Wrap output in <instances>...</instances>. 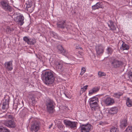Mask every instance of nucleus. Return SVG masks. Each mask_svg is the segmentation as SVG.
Segmentation results:
<instances>
[{
  "label": "nucleus",
  "mask_w": 132,
  "mask_h": 132,
  "mask_svg": "<svg viewBox=\"0 0 132 132\" xmlns=\"http://www.w3.org/2000/svg\"><path fill=\"white\" fill-rule=\"evenodd\" d=\"M125 132H132V127L129 126L125 131Z\"/></svg>",
  "instance_id": "obj_30"
},
{
  "label": "nucleus",
  "mask_w": 132,
  "mask_h": 132,
  "mask_svg": "<svg viewBox=\"0 0 132 132\" xmlns=\"http://www.w3.org/2000/svg\"><path fill=\"white\" fill-rule=\"evenodd\" d=\"M51 35L52 37H54L55 38H57V34L53 32H51Z\"/></svg>",
  "instance_id": "obj_36"
},
{
  "label": "nucleus",
  "mask_w": 132,
  "mask_h": 132,
  "mask_svg": "<svg viewBox=\"0 0 132 132\" xmlns=\"http://www.w3.org/2000/svg\"><path fill=\"white\" fill-rule=\"evenodd\" d=\"M94 93H95L94 90L92 89L89 91L88 94L89 95H91Z\"/></svg>",
  "instance_id": "obj_39"
},
{
  "label": "nucleus",
  "mask_w": 132,
  "mask_h": 132,
  "mask_svg": "<svg viewBox=\"0 0 132 132\" xmlns=\"http://www.w3.org/2000/svg\"><path fill=\"white\" fill-rule=\"evenodd\" d=\"M64 123L66 126H68L71 128H74L76 127L77 123L75 122H72L70 120H65Z\"/></svg>",
  "instance_id": "obj_14"
},
{
  "label": "nucleus",
  "mask_w": 132,
  "mask_h": 132,
  "mask_svg": "<svg viewBox=\"0 0 132 132\" xmlns=\"http://www.w3.org/2000/svg\"><path fill=\"white\" fill-rule=\"evenodd\" d=\"M46 105L47 106V111L50 113H53L55 105L54 101L50 98L47 99L46 101Z\"/></svg>",
  "instance_id": "obj_3"
},
{
  "label": "nucleus",
  "mask_w": 132,
  "mask_h": 132,
  "mask_svg": "<svg viewBox=\"0 0 132 132\" xmlns=\"http://www.w3.org/2000/svg\"><path fill=\"white\" fill-rule=\"evenodd\" d=\"M98 75L99 77L102 76H105V73L104 72H99L98 73Z\"/></svg>",
  "instance_id": "obj_33"
},
{
  "label": "nucleus",
  "mask_w": 132,
  "mask_h": 132,
  "mask_svg": "<svg viewBox=\"0 0 132 132\" xmlns=\"http://www.w3.org/2000/svg\"><path fill=\"white\" fill-rule=\"evenodd\" d=\"M96 54L98 55H102L104 52V47L101 44H98L95 47Z\"/></svg>",
  "instance_id": "obj_9"
},
{
  "label": "nucleus",
  "mask_w": 132,
  "mask_h": 132,
  "mask_svg": "<svg viewBox=\"0 0 132 132\" xmlns=\"http://www.w3.org/2000/svg\"><path fill=\"white\" fill-rule=\"evenodd\" d=\"M126 104L128 107H130L132 106V101L129 97H128L127 98Z\"/></svg>",
  "instance_id": "obj_25"
},
{
  "label": "nucleus",
  "mask_w": 132,
  "mask_h": 132,
  "mask_svg": "<svg viewBox=\"0 0 132 132\" xmlns=\"http://www.w3.org/2000/svg\"><path fill=\"white\" fill-rule=\"evenodd\" d=\"M118 108L115 107H113L110 108L108 111L109 113L110 114H116L118 112Z\"/></svg>",
  "instance_id": "obj_18"
},
{
  "label": "nucleus",
  "mask_w": 132,
  "mask_h": 132,
  "mask_svg": "<svg viewBox=\"0 0 132 132\" xmlns=\"http://www.w3.org/2000/svg\"><path fill=\"white\" fill-rule=\"evenodd\" d=\"M108 26L110 28V30L114 31L116 30V28L113 22L111 21H110V23H108Z\"/></svg>",
  "instance_id": "obj_22"
},
{
  "label": "nucleus",
  "mask_w": 132,
  "mask_h": 132,
  "mask_svg": "<svg viewBox=\"0 0 132 132\" xmlns=\"http://www.w3.org/2000/svg\"><path fill=\"white\" fill-rule=\"evenodd\" d=\"M69 26L68 25H66L65 24V28L67 30H68L69 29Z\"/></svg>",
  "instance_id": "obj_42"
},
{
  "label": "nucleus",
  "mask_w": 132,
  "mask_h": 132,
  "mask_svg": "<svg viewBox=\"0 0 132 132\" xmlns=\"http://www.w3.org/2000/svg\"><path fill=\"white\" fill-rule=\"evenodd\" d=\"M32 5V3L31 2H29L28 4H27L26 7L28 8L30 7Z\"/></svg>",
  "instance_id": "obj_38"
},
{
  "label": "nucleus",
  "mask_w": 132,
  "mask_h": 132,
  "mask_svg": "<svg viewBox=\"0 0 132 132\" xmlns=\"http://www.w3.org/2000/svg\"><path fill=\"white\" fill-rule=\"evenodd\" d=\"M80 128L81 132H89L92 129V125L88 123L81 124Z\"/></svg>",
  "instance_id": "obj_7"
},
{
  "label": "nucleus",
  "mask_w": 132,
  "mask_h": 132,
  "mask_svg": "<svg viewBox=\"0 0 132 132\" xmlns=\"http://www.w3.org/2000/svg\"><path fill=\"white\" fill-rule=\"evenodd\" d=\"M1 130H2L3 132H9V131L7 129H6L4 127H1Z\"/></svg>",
  "instance_id": "obj_35"
},
{
  "label": "nucleus",
  "mask_w": 132,
  "mask_h": 132,
  "mask_svg": "<svg viewBox=\"0 0 132 132\" xmlns=\"http://www.w3.org/2000/svg\"><path fill=\"white\" fill-rule=\"evenodd\" d=\"M127 125V121L126 119L122 120L121 122L120 127L121 128L126 127Z\"/></svg>",
  "instance_id": "obj_24"
},
{
  "label": "nucleus",
  "mask_w": 132,
  "mask_h": 132,
  "mask_svg": "<svg viewBox=\"0 0 132 132\" xmlns=\"http://www.w3.org/2000/svg\"><path fill=\"white\" fill-rule=\"evenodd\" d=\"M121 42L122 43V44L120 48V49L122 51L128 50L129 49V46L123 41H122Z\"/></svg>",
  "instance_id": "obj_20"
},
{
  "label": "nucleus",
  "mask_w": 132,
  "mask_h": 132,
  "mask_svg": "<svg viewBox=\"0 0 132 132\" xmlns=\"http://www.w3.org/2000/svg\"><path fill=\"white\" fill-rule=\"evenodd\" d=\"M65 96L67 97H68H68L66 95V94H65Z\"/></svg>",
  "instance_id": "obj_45"
},
{
  "label": "nucleus",
  "mask_w": 132,
  "mask_h": 132,
  "mask_svg": "<svg viewBox=\"0 0 132 132\" xmlns=\"http://www.w3.org/2000/svg\"><path fill=\"white\" fill-rule=\"evenodd\" d=\"M130 80L132 82V79Z\"/></svg>",
  "instance_id": "obj_46"
},
{
  "label": "nucleus",
  "mask_w": 132,
  "mask_h": 132,
  "mask_svg": "<svg viewBox=\"0 0 132 132\" xmlns=\"http://www.w3.org/2000/svg\"><path fill=\"white\" fill-rule=\"evenodd\" d=\"M57 48L59 52L62 53L63 55H66L67 53V52L64 49L61 45H59L57 46Z\"/></svg>",
  "instance_id": "obj_17"
},
{
  "label": "nucleus",
  "mask_w": 132,
  "mask_h": 132,
  "mask_svg": "<svg viewBox=\"0 0 132 132\" xmlns=\"http://www.w3.org/2000/svg\"><path fill=\"white\" fill-rule=\"evenodd\" d=\"M107 53L109 55H111L113 51L112 49L110 47H108L106 49Z\"/></svg>",
  "instance_id": "obj_27"
},
{
  "label": "nucleus",
  "mask_w": 132,
  "mask_h": 132,
  "mask_svg": "<svg viewBox=\"0 0 132 132\" xmlns=\"http://www.w3.org/2000/svg\"><path fill=\"white\" fill-rule=\"evenodd\" d=\"M88 86V85H86L84 86L83 87L81 88V90L82 91V92H84L86 91Z\"/></svg>",
  "instance_id": "obj_32"
},
{
  "label": "nucleus",
  "mask_w": 132,
  "mask_h": 132,
  "mask_svg": "<svg viewBox=\"0 0 132 132\" xmlns=\"http://www.w3.org/2000/svg\"><path fill=\"white\" fill-rule=\"evenodd\" d=\"M3 123L5 126L9 127L14 128L15 126V123L14 121L11 120L8 121H1V123Z\"/></svg>",
  "instance_id": "obj_11"
},
{
  "label": "nucleus",
  "mask_w": 132,
  "mask_h": 132,
  "mask_svg": "<svg viewBox=\"0 0 132 132\" xmlns=\"http://www.w3.org/2000/svg\"><path fill=\"white\" fill-rule=\"evenodd\" d=\"M13 30V29L12 28H8L6 29V31L8 33H10L12 32Z\"/></svg>",
  "instance_id": "obj_31"
},
{
  "label": "nucleus",
  "mask_w": 132,
  "mask_h": 132,
  "mask_svg": "<svg viewBox=\"0 0 132 132\" xmlns=\"http://www.w3.org/2000/svg\"><path fill=\"white\" fill-rule=\"evenodd\" d=\"M69 63H65L59 59L55 60L54 62V65L57 70L60 72L63 71L64 70L63 66L64 64H69Z\"/></svg>",
  "instance_id": "obj_2"
},
{
  "label": "nucleus",
  "mask_w": 132,
  "mask_h": 132,
  "mask_svg": "<svg viewBox=\"0 0 132 132\" xmlns=\"http://www.w3.org/2000/svg\"><path fill=\"white\" fill-rule=\"evenodd\" d=\"M10 99V98L8 96H7L3 100V106L2 107L3 109H5L8 108Z\"/></svg>",
  "instance_id": "obj_15"
},
{
  "label": "nucleus",
  "mask_w": 132,
  "mask_h": 132,
  "mask_svg": "<svg viewBox=\"0 0 132 132\" xmlns=\"http://www.w3.org/2000/svg\"><path fill=\"white\" fill-rule=\"evenodd\" d=\"M103 102L107 105H110L113 104L114 102V100L112 98L107 97L103 99Z\"/></svg>",
  "instance_id": "obj_13"
},
{
  "label": "nucleus",
  "mask_w": 132,
  "mask_h": 132,
  "mask_svg": "<svg viewBox=\"0 0 132 132\" xmlns=\"http://www.w3.org/2000/svg\"><path fill=\"white\" fill-rule=\"evenodd\" d=\"M24 41L26 42L29 45H34L36 42V40L34 38H29L27 37H23Z\"/></svg>",
  "instance_id": "obj_12"
},
{
  "label": "nucleus",
  "mask_w": 132,
  "mask_h": 132,
  "mask_svg": "<svg viewBox=\"0 0 132 132\" xmlns=\"http://www.w3.org/2000/svg\"><path fill=\"white\" fill-rule=\"evenodd\" d=\"M24 19L23 15H20L15 17L14 18V20L18 24L22 26L24 23Z\"/></svg>",
  "instance_id": "obj_10"
},
{
  "label": "nucleus",
  "mask_w": 132,
  "mask_h": 132,
  "mask_svg": "<svg viewBox=\"0 0 132 132\" xmlns=\"http://www.w3.org/2000/svg\"><path fill=\"white\" fill-rule=\"evenodd\" d=\"M65 21H63L57 23V26L58 27L61 29H64L65 28Z\"/></svg>",
  "instance_id": "obj_21"
},
{
  "label": "nucleus",
  "mask_w": 132,
  "mask_h": 132,
  "mask_svg": "<svg viewBox=\"0 0 132 132\" xmlns=\"http://www.w3.org/2000/svg\"><path fill=\"white\" fill-rule=\"evenodd\" d=\"M101 116L100 115V114H99V113H98V114H97V115H96V116L97 117H99L100 118H101V117H100Z\"/></svg>",
  "instance_id": "obj_43"
},
{
  "label": "nucleus",
  "mask_w": 132,
  "mask_h": 132,
  "mask_svg": "<svg viewBox=\"0 0 132 132\" xmlns=\"http://www.w3.org/2000/svg\"><path fill=\"white\" fill-rule=\"evenodd\" d=\"M98 102V98L96 96H94L89 99L88 102L93 111L96 110Z\"/></svg>",
  "instance_id": "obj_4"
},
{
  "label": "nucleus",
  "mask_w": 132,
  "mask_h": 132,
  "mask_svg": "<svg viewBox=\"0 0 132 132\" xmlns=\"http://www.w3.org/2000/svg\"><path fill=\"white\" fill-rule=\"evenodd\" d=\"M110 132H119V129L116 127H113L110 130Z\"/></svg>",
  "instance_id": "obj_28"
},
{
  "label": "nucleus",
  "mask_w": 132,
  "mask_h": 132,
  "mask_svg": "<svg viewBox=\"0 0 132 132\" xmlns=\"http://www.w3.org/2000/svg\"><path fill=\"white\" fill-rule=\"evenodd\" d=\"M101 3L100 2L97 3L95 5L92 6V8L93 10H95L98 9L102 7L101 5Z\"/></svg>",
  "instance_id": "obj_19"
},
{
  "label": "nucleus",
  "mask_w": 132,
  "mask_h": 132,
  "mask_svg": "<svg viewBox=\"0 0 132 132\" xmlns=\"http://www.w3.org/2000/svg\"><path fill=\"white\" fill-rule=\"evenodd\" d=\"M29 101L32 103L33 105H35L36 101H35L34 95H30L29 96Z\"/></svg>",
  "instance_id": "obj_23"
},
{
  "label": "nucleus",
  "mask_w": 132,
  "mask_h": 132,
  "mask_svg": "<svg viewBox=\"0 0 132 132\" xmlns=\"http://www.w3.org/2000/svg\"><path fill=\"white\" fill-rule=\"evenodd\" d=\"M85 67L82 68L81 69V72L80 73V75H82L85 72Z\"/></svg>",
  "instance_id": "obj_34"
},
{
  "label": "nucleus",
  "mask_w": 132,
  "mask_h": 132,
  "mask_svg": "<svg viewBox=\"0 0 132 132\" xmlns=\"http://www.w3.org/2000/svg\"><path fill=\"white\" fill-rule=\"evenodd\" d=\"M128 76L130 80L132 79V71H130L129 73Z\"/></svg>",
  "instance_id": "obj_40"
},
{
  "label": "nucleus",
  "mask_w": 132,
  "mask_h": 132,
  "mask_svg": "<svg viewBox=\"0 0 132 132\" xmlns=\"http://www.w3.org/2000/svg\"><path fill=\"white\" fill-rule=\"evenodd\" d=\"M41 78L45 83L48 85L54 82L55 76L53 71H46L42 73Z\"/></svg>",
  "instance_id": "obj_1"
},
{
  "label": "nucleus",
  "mask_w": 132,
  "mask_h": 132,
  "mask_svg": "<svg viewBox=\"0 0 132 132\" xmlns=\"http://www.w3.org/2000/svg\"><path fill=\"white\" fill-rule=\"evenodd\" d=\"M4 116L5 118H8L11 119H13V116L11 115H7L6 114H5L4 115Z\"/></svg>",
  "instance_id": "obj_37"
},
{
  "label": "nucleus",
  "mask_w": 132,
  "mask_h": 132,
  "mask_svg": "<svg viewBox=\"0 0 132 132\" xmlns=\"http://www.w3.org/2000/svg\"><path fill=\"white\" fill-rule=\"evenodd\" d=\"M30 130L32 132H37L39 130L40 127L39 122L34 119L31 123Z\"/></svg>",
  "instance_id": "obj_5"
},
{
  "label": "nucleus",
  "mask_w": 132,
  "mask_h": 132,
  "mask_svg": "<svg viewBox=\"0 0 132 132\" xmlns=\"http://www.w3.org/2000/svg\"><path fill=\"white\" fill-rule=\"evenodd\" d=\"M5 67L8 71H11L13 70L12 61H10L6 62L4 63Z\"/></svg>",
  "instance_id": "obj_16"
},
{
  "label": "nucleus",
  "mask_w": 132,
  "mask_h": 132,
  "mask_svg": "<svg viewBox=\"0 0 132 132\" xmlns=\"http://www.w3.org/2000/svg\"><path fill=\"white\" fill-rule=\"evenodd\" d=\"M3 114H4V115H3L1 113V118H3V117H4L5 118V117L4 116V115L5 114H6L5 113V112L3 113Z\"/></svg>",
  "instance_id": "obj_41"
},
{
  "label": "nucleus",
  "mask_w": 132,
  "mask_h": 132,
  "mask_svg": "<svg viewBox=\"0 0 132 132\" xmlns=\"http://www.w3.org/2000/svg\"><path fill=\"white\" fill-rule=\"evenodd\" d=\"M52 125H53V124H52L51 125H50V126L49 127V128L50 129L52 127Z\"/></svg>",
  "instance_id": "obj_44"
},
{
  "label": "nucleus",
  "mask_w": 132,
  "mask_h": 132,
  "mask_svg": "<svg viewBox=\"0 0 132 132\" xmlns=\"http://www.w3.org/2000/svg\"><path fill=\"white\" fill-rule=\"evenodd\" d=\"M1 5L2 8L6 11L11 12L12 10V8L7 2L5 0L1 1Z\"/></svg>",
  "instance_id": "obj_8"
},
{
  "label": "nucleus",
  "mask_w": 132,
  "mask_h": 132,
  "mask_svg": "<svg viewBox=\"0 0 132 132\" xmlns=\"http://www.w3.org/2000/svg\"><path fill=\"white\" fill-rule=\"evenodd\" d=\"M110 63L113 67L115 68L121 67L123 64V63L122 61L117 59L112 60Z\"/></svg>",
  "instance_id": "obj_6"
},
{
  "label": "nucleus",
  "mask_w": 132,
  "mask_h": 132,
  "mask_svg": "<svg viewBox=\"0 0 132 132\" xmlns=\"http://www.w3.org/2000/svg\"><path fill=\"white\" fill-rule=\"evenodd\" d=\"M92 89L94 90V92L95 93L99 90L100 89V87L99 86L95 87Z\"/></svg>",
  "instance_id": "obj_29"
},
{
  "label": "nucleus",
  "mask_w": 132,
  "mask_h": 132,
  "mask_svg": "<svg viewBox=\"0 0 132 132\" xmlns=\"http://www.w3.org/2000/svg\"><path fill=\"white\" fill-rule=\"evenodd\" d=\"M122 95L123 93H122L118 92L114 93L113 96L118 98H119L120 96Z\"/></svg>",
  "instance_id": "obj_26"
}]
</instances>
